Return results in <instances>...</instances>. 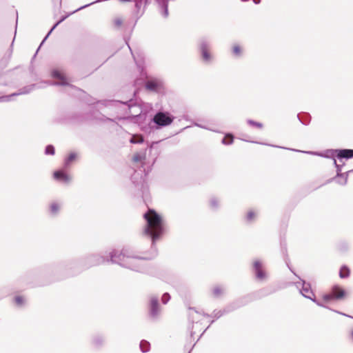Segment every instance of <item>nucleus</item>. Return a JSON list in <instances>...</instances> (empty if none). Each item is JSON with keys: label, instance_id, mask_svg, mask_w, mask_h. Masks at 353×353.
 I'll list each match as a JSON object with an SVG mask.
<instances>
[{"label": "nucleus", "instance_id": "obj_1", "mask_svg": "<svg viewBox=\"0 0 353 353\" xmlns=\"http://www.w3.org/2000/svg\"><path fill=\"white\" fill-rule=\"evenodd\" d=\"M143 216L145 224L143 228L142 234L149 238L151 241L150 253L148 254L146 252H144L145 254V256H139L127 254L125 253V248H123L121 251L112 249L108 253V256L105 257V263L108 262L120 265V263L124 262L123 261L124 258L150 261L157 256L158 250L156 243L163 238L167 232L165 221L162 214L153 208L149 209Z\"/></svg>", "mask_w": 353, "mask_h": 353}, {"label": "nucleus", "instance_id": "obj_2", "mask_svg": "<svg viewBox=\"0 0 353 353\" xmlns=\"http://www.w3.org/2000/svg\"><path fill=\"white\" fill-rule=\"evenodd\" d=\"M64 279L59 262L45 264L27 270L19 282L31 288L44 287Z\"/></svg>", "mask_w": 353, "mask_h": 353}, {"label": "nucleus", "instance_id": "obj_3", "mask_svg": "<svg viewBox=\"0 0 353 353\" xmlns=\"http://www.w3.org/2000/svg\"><path fill=\"white\" fill-rule=\"evenodd\" d=\"M64 279L79 274L90 268L105 263V257L99 253L86 254L80 258L59 261Z\"/></svg>", "mask_w": 353, "mask_h": 353}, {"label": "nucleus", "instance_id": "obj_4", "mask_svg": "<svg viewBox=\"0 0 353 353\" xmlns=\"http://www.w3.org/2000/svg\"><path fill=\"white\" fill-rule=\"evenodd\" d=\"M156 159L150 165L146 167L141 166L131 174L130 181L134 188V196L141 197L144 203L148 205L151 201L149 185L147 181L148 176L152 170Z\"/></svg>", "mask_w": 353, "mask_h": 353}, {"label": "nucleus", "instance_id": "obj_5", "mask_svg": "<svg viewBox=\"0 0 353 353\" xmlns=\"http://www.w3.org/2000/svg\"><path fill=\"white\" fill-rule=\"evenodd\" d=\"M97 103H101L104 106H114L122 108L124 111V116H118L117 119L119 121L128 120L134 123H140V114H141V101H137L130 99L128 101L105 99L104 101H98Z\"/></svg>", "mask_w": 353, "mask_h": 353}, {"label": "nucleus", "instance_id": "obj_6", "mask_svg": "<svg viewBox=\"0 0 353 353\" xmlns=\"http://www.w3.org/2000/svg\"><path fill=\"white\" fill-rule=\"evenodd\" d=\"M175 119L176 117L169 111L164 110H157L153 115H151L148 123L141 125V130L147 134H150L156 130L170 126Z\"/></svg>", "mask_w": 353, "mask_h": 353}, {"label": "nucleus", "instance_id": "obj_7", "mask_svg": "<svg viewBox=\"0 0 353 353\" xmlns=\"http://www.w3.org/2000/svg\"><path fill=\"white\" fill-rule=\"evenodd\" d=\"M276 292V289L270 290L268 288H263L251 293H248L242 296H240L225 306L229 313H230L248 305L254 301L261 299L262 298L270 295Z\"/></svg>", "mask_w": 353, "mask_h": 353}, {"label": "nucleus", "instance_id": "obj_8", "mask_svg": "<svg viewBox=\"0 0 353 353\" xmlns=\"http://www.w3.org/2000/svg\"><path fill=\"white\" fill-rule=\"evenodd\" d=\"M241 140H242L243 141H245V142H248V143H255V144H259V145H267V146L276 148L284 149V150H290V151H293V152H301V153L317 156V157H323L325 159H332L334 158L335 151H336V148H330V149H325L323 150H319V151H310V150L306 151V150H298V149H294V148H287V147H284V146H280L278 145L263 142V141H252V140H249V139H247L245 138H242V139H241Z\"/></svg>", "mask_w": 353, "mask_h": 353}, {"label": "nucleus", "instance_id": "obj_9", "mask_svg": "<svg viewBox=\"0 0 353 353\" xmlns=\"http://www.w3.org/2000/svg\"><path fill=\"white\" fill-rule=\"evenodd\" d=\"M197 51L201 61L209 65L214 60V55L212 52V43L206 37L200 38L197 41Z\"/></svg>", "mask_w": 353, "mask_h": 353}, {"label": "nucleus", "instance_id": "obj_10", "mask_svg": "<svg viewBox=\"0 0 353 353\" xmlns=\"http://www.w3.org/2000/svg\"><path fill=\"white\" fill-rule=\"evenodd\" d=\"M50 76L52 79H57L61 80L60 82H51L49 81H41V83H43V85L46 86V85H54V86H60V87H66L69 86L72 88H77L71 84L70 83L69 79L66 77L65 72L59 68H52L50 70ZM79 91L83 90L81 88H78Z\"/></svg>", "mask_w": 353, "mask_h": 353}, {"label": "nucleus", "instance_id": "obj_11", "mask_svg": "<svg viewBox=\"0 0 353 353\" xmlns=\"http://www.w3.org/2000/svg\"><path fill=\"white\" fill-rule=\"evenodd\" d=\"M250 270L253 277L257 282H264L269 276L266 270L264 261L259 258H255L252 260Z\"/></svg>", "mask_w": 353, "mask_h": 353}, {"label": "nucleus", "instance_id": "obj_12", "mask_svg": "<svg viewBox=\"0 0 353 353\" xmlns=\"http://www.w3.org/2000/svg\"><path fill=\"white\" fill-rule=\"evenodd\" d=\"M147 308L149 319L152 321L157 320L161 312V306L157 295L149 296Z\"/></svg>", "mask_w": 353, "mask_h": 353}, {"label": "nucleus", "instance_id": "obj_13", "mask_svg": "<svg viewBox=\"0 0 353 353\" xmlns=\"http://www.w3.org/2000/svg\"><path fill=\"white\" fill-rule=\"evenodd\" d=\"M141 110L142 112L141 114H140V123H139L141 129V125L145 123H148L151 115H153L154 113L152 105L143 101H141Z\"/></svg>", "mask_w": 353, "mask_h": 353}, {"label": "nucleus", "instance_id": "obj_14", "mask_svg": "<svg viewBox=\"0 0 353 353\" xmlns=\"http://www.w3.org/2000/svg\"><path fill=\"white\" fill-rule=\"evenodd\" d=\"M144 88L149 92L161 93L163 90V83L160 79L152 78L145 82Z\"/></svg>", "mask_w": 353, "mask_h": 353}, {"label": "nucleus", "instance_id": "obj_15", "mask_svg": "<svg viewBox=\"0 0 353 353\" xmlns=\"http://www.w3.org/2000/svg\"><path fill=\"white\" fill-rule=\"evenodd\" d=\"M79 159V154L74 150L70 151L63 159V167L65 170H69L72 164L77 162Z\"/></svg>", "mask_w": 353, "mask_h": 353}, {"label": "nucleus", "instance_id": "obj_16", "mask_svg": "<svg viewBox=\"0 0 353 353\" xmlns=\"http://www.w3.org/2000/svg\"><path fill=\"white\" fill-rule=\"evenodd\" d=\"M52 178L57 182L63 184H68L72 180V177L70 174L65 172L61 170H56L52 172Z\"/></svg>", "mask_w": 353, "mask_h": 353}, {"label": "nucleus", "instance_id": "obj_17", "mask_svg": "<svg viewBox=\"0 0 353 353\" xmlns=\"http://www.w3.org/2000/svg\"><path fill=\"white\" fill-rule=\"evenodd\" d=\"M45 85L41 83V81L39 83H32L30 85H25L21 88L19 89L17 92H14L16 96H19L22 94H28L30 93L32 91L36 89H42L44 88Z\"/></svg>", "mask_w": 353, "mask_h": 353}, {"label": "nucleus", "instance_id": "obj_18", "mask_svg": "<svg viewBox=\"0 0 353 353\" xmlns=\"http://www.w3.org/2000/svg\"><path fill=\"white\" fill-rule=\"evenodd\" d=\"M61 203L57 200L52 201L48 205V212L50 217H57L61 212Z\"/></svg>", "mask_w": 353, "mask_h": 353}, {"label": "nucleus", "instance_id": "obj_19", "mask_svg": "<svg viewBox=\"0 0 353 353\" xmlns=\"http://www.w3.org/2000/svg\"><path fill=\"white\" fill-rule=\"evenodd\" d=\"M299 281L295 283L296 288L299 290V293L303 296L307 293L312 290L311 283L307 282L305 280L299 277Z\"/></svg>", "mask_w": 353, "mask_h": 353}, {"label": "nucleus", "instance_id": "obj_20", "mask_svg": "<svg viewBox=\"0 0 353 353\" xmlns=\"http://www.w3.org/2000/svg\"><path fill=\"white\" fill-rule=\"evenodd\" d=\"M80 11V10H78L77 8L76 10L72 11V12H64V14L61 15L59 19L56 21L54 24L52 26V27L50 28L49 34H51L53 31L59 26L62 22H63L66 19H68L69 17L72 15L73 14Z\"/></svg>", "mask_w": 353, "mask_h": 353}, {"label": "nucleus", "instance_id": "obj_21", "mask_svg": "<svg viewBox=\"0 0 353 353\" xmlns=\"http://www.w3.org/2000/svg\"><path fill=\"white\" fill-rule=\"evenodd\" d=\"M336 290H340L341 292L338 294L334 295L333 301H339L345 299L347 296V291L339 284H335L332 286V292H334Z\"/></svg>", "mask_w": 353, "mask_h": 353}, {"label": "nucleus", "instance_id": "obj_22", "mask_svg": "<svg viewBox=\"0 0 353 353\" xmlns=\"http://www.w3.org/2000/svg\"><path fill=\"white\" fill-rule=\"evenodd\" d=\"M98 101L99 100H97L95 102L90 104L92 106V108L85 114V116H86L87 119H92V120H97L98 117H99V114H101V112L95 108V105L96 104H99V103H97ZM100 104H102V103H100Z\"/></svg>", "mask_w": 353, "mask_h": 353}, {"label": "nucleus", "instance_id": "obj_23", "mask_svg": "<svg viewBox=\"0 0 353 353\" xmlns=\"http://www.w3.org/2000/svg\"><path fill=\"white\" fill-rule=\"evenodd\" d=\"M303 297L312 301L313 303H314L316 305L319 307L330 309L329 306H327L323 302L320 301L319 299H316V295L312 290L310 292H309V293H307L305 295H303Z\"/></svg>", "mask_w": 353, "mask_h": 353}, {"label": "nucleus", "instance_id": "obj_24", "mask_svg": "<svg viewBox=\"0 0 353 353\" xmlns=\"http://www.w3.org/2000/svg\"><path fill=\"white\" fill-rule=\"evenodd\" d=\"M280 248L283 260L285 261L286 265H288V260L290 259L288 258L287 242L285 236H281L280 238Z\"/></svg>", "mask_w": 353, "mask_h": 353}, {"label": "nucleus", "instance_id": "obj_25", "mask_svg": "<svg viewBox=\"0 0 353 353\" xmlns=\"http://www.w3.org/2000/svg\"><path fill=\"white\" fill-rule=\"evenodd\" d=\"M105 343V338L101 334H96L92 336V344L97 350L102 348Z\"/></svg>", "mask_w": 353, "mask_h": 353}, {"label": "nucleus", "instance_id": "obj_26", "mask_svg": "<svg viewBox=\"0 0 353 353\" xmlns=\"http://www.w3.org/2000/svg\"><path fill=\"white\" fill-rule=\"evenodd\" d=\"M52 3L53 17L56 18L62 12V0H51Z\"/></svg>", "mask_w": 353, "mask_h": 353}, {"label": "nucleus", "instance_id": "obj_27", "mask_svg": "<svg viewBox=\"0 0 353 353\" xmlns=\"http://www.w3.org/2000/svg\"><path fill=\"white\" fill-rule=\"evenodd\" d=\"M351 270L349 266L346 264H343L339 269V276L342 279H348L350 276Z\"/></svg>", "mask_w": 353, "mask_h": 353}, {"label": "nucleus", "instance_id": "obj_28", "mask_svg": "<svg viewBox=\"0 0 353 353\" xmlns=\"http://www.w3.org/2000/svg\"><path fill=\"white\" fill-rule=\"evenodd\" d=\"M120 266L124 268L130 269L132 271L138 272H144L143 270L139 265L135 263H131L124 261L123 263H120Z\"/></svg>", "mask_w": 353, "mask_h": 353}, {"label": "nucleus", "instance_id": "obj_29", "mask_svg": "<svg viewBox=\"0 0 353 353\" xmlns=\"http://www.w3.org/2000/svg\"><path fill=\"white\" fill-rule=\"evenodd\" d=\"M350 173H353V169L350 170L345 172H342V175L341 174L340 178H339V179L336 181H334L333 182H335L341 185H345L347 183L349 174Z\"/></svg>", "mask_w": 353, "mask_h": 353}, {"label": "nucleus", "instance_id": "obj_30", "mask_svg": "<svg viewBox=\"0 0 353 353\" xmlns=\"http://www.w3.org/2000/svg\"><path fill=\"white\" fill-rule=\"evenodd\" d=\"M232 54L236 57L239 58L243 55V48L238 43H234L231 48Z\"/></svg>", "mask_w": 353, "mask_h": 353}, {"label": "nucleus", "instance_id": "obj_31", "mask_svg": "<svg viewBox=\"0 0 353 353\" xmlns=\"http://www.w3.org/2000/svg\"><path fill=\"white\" fill-rule=\"evenodd\" d=\"M12 301L17 307H22L25 305L26 300L22 295H15L12 299Z\"/></svg>", "mask_w": 353, "mask_h": 353}, {"label": "nucleus", "instance_id": "obj_32", "mask_svg": "<svg viewBox=\"0 0 353 353\" xmlns=\"http://www.w3.org/2000/svg\"><path fill=\"white\" fill-rule=\"evenodd\" d=\"M296 117L301 124L304 125H308L310 124L311 121V116L309 113L305 112L301 117H300V114H298Z\"/></svg>", "mask_w": 353, "mask_h": 353}, {"label": "nucleus", "instance_id": "obj_33", "mask_svg": "<svg viewBox=\"0 0 353 353\" xmlns=\"http://www.w3.org/2000/svg\"><path fill=\"white\" fill-rule=\"evenodd\" d=\"M345 163H343L342 164H339V165L336 168V175L330 179H329L327 181V183H331L334 181H336L340 178L341 174L342 175V169L343 166L345 165Z\"/></svg>", "mask_w": 353, "mask_h": 353}, {"label": "nucleus", "instance_id": "obj_34", "mask_svg": "<svg viewBox=\"0 0 353 353\" xmlns=\"http://www.w3.org/2000/svg\"><path fill=\"white\" fill-rule=\"evenodd\" d=\"M349 248H350L349 243L345 240L340 241L337 243V249L341 253L347 252L349 250Z\"/></svg>", "mask_w": 353, "mask_h": 353}, {"label": "nucleus", "instance_id": "obj_35", "mask_svg": "<svg viewBox=\"0 0 353 353\" xmlns=\"http://www.w3.org/2000/svg\"><path fill=\"white\" fill-rule=\"evenodd\" d=\"M226 314H229V312L228 311L226 306H225L223 310H214L213 311L212 314H211V315H212L211 317H213L214 319L217 320L219 318H221L223 315Z\"/></svg>", "mask_w": 353, "mask_h": 353}, {"label": "nucleus", "instance_id": "obj_36", "mask_svg": "<svg viewBox=\"0 0 353 353\" xmlns=\"http://www.w3.org/2000/svg\"><path fill=\"white\" fill-rule=\"evenodd\" d=\"M246 123L247 124L253 128H256V129H262L263 128V123L260 122V121H255L254 119H246Z\"/></svg>", "mask_w": 353, "mask_h": 353}, {"label": "nucleus", "instance_id": "obj_37", "mask_svg": "<svg viewBox=\"0 0 353 353\" xmlns=\"http://www.w3.org/2000/svg\"><path fill=\"white\" fill-rule=\"evenodd\" d=\"M140 350L143 353H147L150 350V343L146 340H141L139 343Z\"/></svg>", "mask_w": 353, "mask_h": 353}, {"label": "nucleus", "instance_id": "obj_38", "mask_svg": "<svg viewBox=\"0 0 353 353\" xmlns=\"http://www.w3.org/2000/svg\"><path fill=\"white\" fill-rule=\"evenodd\" d=\"M345 157V160L353 159V149L339 148Z\"/></svg>", "mask_w": 353, "mask_h": 353}, {"label": "nucleus", "instance_id": "obj_39", "mask_svg": "<svg viewBox=\"0 0 353 353\" xmlns=\"http://www.w3.org/2000/svg\"><path fill=\"white\" fill-rule=\"evenodd\" d=\"M256 216V214L254 210H250L248 211L245 215V220L248 223H252Z\"/></svg>", "mask_w": 353, "mask_h": 353}, {"label": "nucleus", "instance_id": "obj_40", "mask_svg": "<svg viewBox=\"0 0 353 353\" xmlns=\"http://www.w3.org/2000/svg\"><path fill=\"white\" fill-rule=\"evenodd\" d=\"M44 154L46 155L53 156L55 154V147L52 144H48L44 149Z\"/></svg>", "mask_w": 353, "mask_h": 353}, {"label": "nucleus", "instance_id": "obj_41", "mask_svg": "<svg viewBox=\"0 0 353 353\" xmlns=\"http://www.w3.org/2000/svg\"><path fill=\"white\" fill-rule=\"evenodd\" d=\"M112 23L116 30H120L123 24V20L121 17H116L112 20Z\"/></svg>", "mask_w": 353, "mask_h": 353}, {"label": "nucleus", "instance_id": "obj_42", "mask_svg": "<svg viewBox=\"0 0 353 353\" xmlns=\"http://www.w3.org/2000/svg\"><path fill=\"white\" fill-rule=\"evenodd\" d=\"M145 159V152L140 153L136 152L133 154L132 161L135 163H139Z\"/></svg>", "mask_w": 353, "mask_h": 353}, {"label": "nucleus", "instance_id": "obj_43", "mask_svg": "<svg viewBox=\"0 0 353 353\" xmlns=\"http://www.w3.org/2000/svg\"><path fill=\"white\" fill-rule=\"evenodd\" d=\"M10 293V289L8 286L0 288V301L3 299Z\"/></svg>", "mask_w": 353, "mask_h": 353}, {"label": "nucleus", "instance_id": "obj_44", "mask_svg": "<svg viewBox=\"0 0 353 353\" xmlns=\"http://www.w3.org/2000/svg\"><path fill=\"white\" fill-rule=\"evenodd\" d=\"M234 143V137L232 135H226L221 139V143L225 145H230Z\"/></svg>", "mask_w": 353, "mask_h": 353}, {"label": "nucleus", "instance_id": "obj_45", "mask_svg": "<svg viewBox=\"0 0 353 353\" xmlns=\"http://www.w3.org/2000/svg\"><path fill=\"white\" fill-rule=\"evenodd\" d=\"M210 206L213 211H216L219 209V203L216 197H212L210 200Z\"/></svg>", "mask_w": 353, "mask_h": 353}, {"label": "nucleus", "instance_id": "obj_46", "mask_svg": "<svg viewBox=\"0 0 353 353\" xmlns=\"http://www.w3.org/2000/svg\"><path fill=\"white\" fill-rule=\"evenodd\" d=\"M97 121H102V122H114V123H116V120H118L116 118L114 119H112V118H110L107 116H105V114H99V117H98V118L97 119Z\"/></svg>", "mask_w": 353, "mask_h": 353}, {"label": "nucleus", "instance_id": "obj_47", "mask_svg": "<svg viewBox=\"0 0 353 353\" xmlns=\"http://www.w3.org/2000/svg\"><path fill=\"white\" fill-rule=\"evenodd\" d=\"M16 96L15 92H12L9 94L3 95L0 97V102H8L10 101L13 99V98Z\"/></svg>", "mask_w": 353, "mask_h": 353}, {"label": "nucleus", "instance_id": "obj_48", "mask_svg": "<svg viewBox=\"0 0 353 353\" xmlns=\"http://www.w3.org/2000/svg\"><path fill=\"white\" fill-rule=\"evenodd\" d=\"M333 297H334V295L333 294H330L329 293H323L322 294V296H321L322 300L325 303H328V302H330V301H333Z\"/></svg>", "mask_w": 353, "mask_h": 353}, {"label": "nucleus", "instance_id": "obj_49", "mask_svg": "<svg viewBox=\"0 0 353 353\" xmlns=\"http://www.w3.org/2000/svg\"><path fill=\"white\" fill-rule=\"evenodd\" d=\"M334 158L340 162H343V161L345 160V157L339 148H336Z\"/></svg>", "mask_w": 353, "mask_h": 353}, {"label": "nucleus", "instance_id": "obj_50", "mask_svg": "<svg viewBox=\"0 0 353 353\" xmlns=\"http://www.w3.org/2000/svg\"><path fill=\"white\" fill-rule=\"evenodd\" d=\"M171 296L168 292H165L161 296V303L166 305L170 300Z\"/></svg>", "mask_w": 353, "mask_h": 353}, {"label": "nucleus", "instance_id": "obj_51", "mask_svg": "<svg viewBox=\"0 0 353 353\" xmlns=\"http://www.w3.org/2000/svg\"><path fill=\"white\" fill-rule=\"evenodd\" d=\"M223 293V290L220 286H215L212 290V294L215 298H218Z\"/></svg>", "mask_w": 353, "mask_h": 353}, {"label": "nucleus", "instance_id": "obj_52", "mask_svg": "<svg viewBox=\"0 0 353 353\" xmlns=\"http://www.w3.org/2000/svg\"><path fill=\"white\" fill-rule=\"evenodd\" d=\"M10 61L9 57H6L4 56L1 60H0V68L3 69L6 67H7L8 63Z\"/></svg>", "mask_w": 353, "mask_h": 353}, {"label": "nucleus", "instance_id": "obj_53", "mask_svg": "<svg viewBox=\"0 0 353 353\" xmlns=\"http://www.w3.org/2000/svg\"><path fill=\"white\" fill-rule=\"evenodd\" d=\"M14 39H15V36L14 37L12 41L10 46L6 52V57H9L10 59L12 57V52H13V46H14Z\"/></svg>", "mask_w": 353, "mask_h": 353}, {"label": "nucleus", "instance_id": "obj_54", "mask_svg": "<svg viewBox=\"0 0 353 353\" xmlns=\"http://www.w3.org/2000/svg\"><path fill=\"white\" fill-rule=\"evenodd\" d=\"M192 125L196 126V127L202 128V129H205V130H210V131H213V132H216V130H212L211 128L207 127L206 125L201 124V123H197V122H196L194 121H192Z\"/></svg>", "mask_w": 353, "mask_h": 353}, {"label": "nucleus", "instance_id": "obj_55", "mask_svg": "<svg viewBox=\"0 0 353 353\" xmlns=\"http://www.w3.org/2000/svg\"><path fill=\"white\" fill-rule=\"evenodd\" d=\"M329 310H331V311H332V312H335V313H336V314H340V315H342V316H346V317H347V318H350V319H353V316H351V315H350V314H348L344 313V312H341V311L337 310L332 309V308H330V309H329Z\"/></svg>", "mask_w": 353, "mask_h": 353}, {"label": "nucleus", "instance_id": "obj_56", "mask_svg": "<svg viewBox=\"0 0 353 353\" xmlns=\"http://www.w3.org/2000/svg\"><path fill=\"white\" fill-rule=\"evenodd\" d=\"M51 34H49V31L47 32V34H46V36L44 37V38L42 39L41 42L40 43L39 47L37 48V51H39L41 47L45 43V42L46 41V40L48 39V37L50 36Z\"/></svg>", "mask_w": 353, "mask_h": 353}, {"label": "nucleus", "instance_id": "obj_57", "mask_svg": "<svg viewBox=\"0 0 353 353\" xmlns=\"http://www.w3.org/2000/svg\"><path fill=\"white\" fill-rule=\"evenodd\" d=\"M135 63L137 65V68L139 70L140 72H142L144 70V64L143 62L137 61L135 60Z\"/></svg>", "mask_w": 353, "mask_h": 353}, {"label": "nucleus", "instance_id": "obj_58", "mask_svg": "<svg viewBox=\"0 0 353 353\" xmlns=\"http://www.w3.org/2000/svg\"><path fill=\"white\" fill-rule=\"evenodd\" d=\"M215 319H213V320H210V325L207 327V328L205 330H204V331L200 334V336H199L198 339L196 340V342H194V343H196L197 341L201 339V337L203 335V334L205 333V332L210 327V325H212V323H214L215 322Z\"/></svg>", "mask_w": 353, "mask_h": 353}, {"label": "nucleus", "instance_id": "obj_59", "mask_svg": "<svg viewBox=\"0 0 353 353\" xmlns=\"http://www.w3.org/2000/svg\"><path fill=\"white\" fill-rule=\"evenodd\" d=\"M288 268H289V270H290V272L294 275L296 276L298 279L299 277H300L295 272L294 270L292 268V267L290 266V260H288V265H287Z\"/></svg>", "mask_w": 353, "mask_h": 353}, {"label": "nucleus", "instance_id": "obj_60", "mask_svg": "<svg viewBox=\"0 0 353 353\" xmlns=\"http://www.w3.org/2000/svg\"><path fill=\"white\" fill-rule=\"evenodd\" d=\"M183 119H185V121H190L191 123L192 124V119L190 118V117L188 115V114H183Z\"/></svg>", "mask_w": 353, "mask_h": 353}, {"label": "nucleus", "instance_id": "obj_61", "mask_svg": "<svg viewBox=\"0 0 353 353\" xmlns=\"http://www.w3.org/2000/svg\"><path fill=\"white\" fill-rule=\"evenodd\" d=\"M331 160L333 161V165L336 168L339 165V163H337V162H336L337 159L336 158H334V159H332Z\"/></svg>", "mask_w": 353, "mask_h": 353}, {"label": "nucleus", "instance_id": "obj_62", "mask_svg": "<svg viewBox=\"0 0 353 353\" xmlns=\"http://www.w3.org/2000/svg\"><path fill=\"white\" fill-rule=\"evenodd\" d=\"M143 142V139H141L137 141H131V143H137V144H140V143H142Z\"/></svg>", "mask_w": 353, "mask_h": 353}, {"label": "nucleus", "instance_id": "obj_63", "mask_svg": "<svg viewBox=\"0 0 353 353\" xmlns=\"http://www.w3.org/2000/svg\"><path fill=\"white\" fill-rule=\"evenodd\" d=\"M194 346H195V343L192 344L190 345V349H189V350H188V352L187 353H191L192 350H193V348L194 347Z\"/></svg>", "mask_w": 353, "mask_h": 353}, {"label": "nucleus", "instance_id": "obj_64", "mask_svg": "<svg viewBox=\"0 0 353 353\" xmlns=\"http://www.w3.org/2000/svg\"><path fill=\"white\" fill-rule=\"evenodd\" d=\"M252 1L254 4L258 5L261 2V0H252Z\"/></svg>", "mask_w": 353, "mask_h": 353}]
</instances>
